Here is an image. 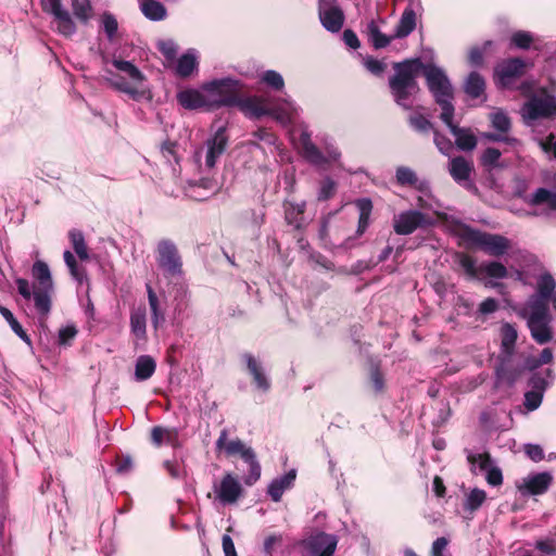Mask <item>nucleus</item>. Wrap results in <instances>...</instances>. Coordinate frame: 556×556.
<instances>
[{
  "mask_svg": "<svg viewBox=\"0 0 556 556\" xmlns=\"http://www.w3.org/2000/svg\"><path fill=\"white\" fill-rule=\"evenodd\" d=\"M408 121L412 128L418 132L427 134L434 130L432 123L421 114L410 115Z\"/></svg>",
  "mask_w": 556,
  "mask_h": 556,
  "instance_id": "3c124183",
  "label": "nucleus"
},
{
  "mask_svg": "<svg viewBox=\"0 0 556 556\" xmlns=\"http://www.w3.org/2000/svg\"><path fill=\"white\" fill-rule=\"evenodd\" d=\"M523 372L521 361L515 354L511 356H500V364L495 369L496 387H511Z\"/></svg>",
  "mask_w": 556,
  "mask_h": 556,
  "instance_id": "2eb2a0df",
  "label": "nucleus"
},
{
  "mask_svg": "<svg viewBox=\"0 0 556 556\" xmlns=\"http://www.w3.org/2000/svg\"><path fill=\"white\" fill-rule=\"evenodd\" d=\"M462 238L468 244L481 249L484 253L500 257L510 249V240L502 235L484 232L467 227Z\"/></svg>",
  "mask_w": 556,
  "mask_h": 556,
  "instance_id": "9d476101",
  "label": "nucleus"
},
{
  "mask_svg": "<svg viewBox=\"0 0 556 556\" xmlns=\"http://www.w3.org/2000/svg\"><path fill=\"white\" fill-rule=\"evenodd\" d=\"M539 144L544 152L553 153L556 159V139L553 134H549L545 139H541Z\"/></svg>",
  "mask_w": 556,
  "mask_h": 556,
  "instance_id": "774afa93",
  "label": "nucleus"
},
{
  "mask_svg": "<svg viewBox=\"0 0 556 556\" xmlns=\"http://www.w3.org/2000/svg\"><path fill=\"white\" fill-rule=\"evenodd\" d=\"M243 358L245 359L249 372L252 375L256 387L264 392L268 391L270 388V382L258 362L254 358L253 355L249 353L244 354Z\"/></svg>",
  "mask_w": 556,
  "mask_h": 556,
  "instance_id": "cd10ccee",
  "label": "nucleus"
},
{
  "mask_svg": "<svg viewBox=\"0 0 556 556\" xmlns=\"http://www.w3.org/2000/svg\"><path fill=\"white\" fill-rule=\"evenodd\" d=\"M77 328L74 325H67L59 330L58 343L60 345H70L77 336Z\"/></svg>",
  "mask_w": 556,
  "mask_h": 556,
  "instance_id": "13d9d810",
  "label": "nucleus"
},
{
  "mask_svg": "<svg viewBox=\"0 0 556 556\" xmlns=\"http://www.w3.org/2000/svg\"><path fill=\"white\" fill-rule=\"evenodd\" d=\"M307 547L313 556H332L337 547L334 535L319 532L307 541Z\"/></svg>",
  "mask_w": 556,
  "mask_h": 556,
  "instance_id": "5701e85b",
  "label": "nucleus"
},
{
  "mask_svg": "<svg viewBox=\"0 0 556 556\" xmlns=\"http://www.w3.org/2000/svg\"><path fill=\"white\" fill-rule=\"evenodd\" d=\"M237 106L249 117L271 116L281 125H290L300 115V108L290 98L253 96L239 99Z\"/></svg>",
  "mask_w": 556,
  "mask_h": 556,
  "instance_id": "f257e3e1",
  "label": "nucleus"
},
{
  "mask_svg": "<svg viewBox=\"0 0 556 556\" xmlns=\"http://www.w3.org/2000/svg\"><path fill=\"white\" fill-rule=\"evenodd\" d=\"M219 186L217 181L213 179H201L199 182L191 186V197L195 200H205L211 194L218 191Z\"/></svg>",
  "mask_w": 556,
  "mask_h": 556,
  "instance_id": "c9c22d12",
  "label": "nucleus"
},
{
  "mask_svg": "<svg viewBox=\"0 0 556 556\" xmlns=\"http://www.w3.org/2000/svg\"><path fill=\"white\" fill-rule=\"evenodd\" d=\"M420 71L426 78L429 91L442 110L441 121H446L455 112L452 103L454 98L453 86L448 77L441 67L433 64L422 63Z\"/></svg>",
  "mask_w": 556,
  "mask_h": 556,
  "instance_id": "39448f33",
  "label": "nucleus"
},
{
  "mask_svg": "<svg viewBox=\"0 0 556 556\" xmlns=\"http://www.w3.org/2000/svg\"><path fill=\"white\" fill-rule=\"evenodd\" d=\"M178 439V431L176 429H169L164 427H153L151 431V440L156 445L160 446L163 443H167L170 445H175Z\"/></svg>",
  "mask_w": 556,
  "mask_h": 556,
  "instance_id": "e433bc0d",
  "label": "nucleus"
},
{
  "mask_svg": "<svg viewBox=\"0 0 556 556\" xmlns=\"http://www.w3.org/2000/svg\"><path fill=\"white\" fill-rule=\"evenodd\" d=\"M216 498L224 505L235 504L243 493L239 480L231 473H226L219 483L213 486Z\"/></svg>",
  "mask_w": 556,
  "mask_h": 556,
  "instance_id": "a211bd4d",
  "label": "nucleus"
},
{
  "mask_svg": "<svg viewBox=\"0 0 556 556\" xmlns=\"http://www.w3.org/2000/svg\"><path fill=\"white\" fill-rule=\"evenodd\" d=\"M357 206L359 207L361 211L357 232L362 235L368 227L372 205L369 199H362L357 201Z\"/></svg>",
  "mask_w": 556,
  "mask_h": 556,
  "instance_id": "49530a36",
  "label": "nucleus"
},
{
  "mask_svg": "<svg viewBox=\"0 0 556 556\" xmlns=\"http://www.w3.org/2000/svg\"><path fill=\"white\" fill-rule=\"evenodd\" d=\"M520 114L527 125L538 119L556 117V96L541 88L538 94H531L529 100L521 106Z\"/></svg>",
  "mask_w": 556,
  "mask_h": 556,
  "instance_id": "1a4fd4ad",
  "label": "nucleus"
},
{
  "mask_svg": "<svg viewBox=\"0 0 556 556\" xmlns=\"http://www.w3.org/2000/svg\"><path fill=\"white\" fill-rule=\"evenodd\" d=\"M142 14L150 21H162L167 16L165 5L155 0H146L140 3Z\"/></svg>",
  "mask_w": 556,
  "mask_h": 556,
  "instance_id": "f704fd0d",
  "label": "nucleus"
},
{
  "mask_svg": "<svg viewBox=\"0 0 556 556\" xmlns=\"http://www.w3.org/2000/svg\"><path fill=\"white\" fill-rule=\"evenodd\" d=\"M228 136L225 127H219L211 137H208L204 144L197 149L194 152L195 162L207 169L215 167L217 160L224 154L228 146Z\"/></svg>",
  "mask_w": 556,
  "mask_h": 556,
  "instance_id": "f8f14e48",
  "label": "nucleus"
},
{
  "mask_svg": "<svg viewBox=\"0 0 556 556\" xmlns=\"http://www.w3.org/2000/svg\"><path fill=\"white\" fill-rule=\"evenodd\" d=\"M416 12L410 5L407 7L401 15L393 37L401 39L412 34L416 28Z\"/></svg>",
  "mask_w": 556,
  "mask_h": 556,
  "instance_id": "c85d7f7f",
  "label": "nucleus"
},
{
  "mask_svg": "<svg viewBox=\"0 0 556 556\" xmlns=\"http://www.w3.org/2000/svg\"><path fill=\"white\" fill-rule=\"evenodd\" d=\"M521 316L527 319L528 328L536 343L545 344L553 339L548 306L538 305V302H534L533 306L522 308Z\"/></svg>",
  "mask_w": 556,
  "mask_h": 556,
  "instance_id": "6e6552de",
  "label": "nucleus"
},
{
  "mask_svg": "<svg viewBox=\"0 0 556 556\" xmlns=\"http://www.w3.org/2000/svg\"><path fill=\"white\" fill-rule=\"evenodd\" d=\"M130 330L138 340L147 339V314L144 307H138L130 314Z\"/></svg>",
  "mask_w": 556,
  "mask_h": 556,
  "instance_id": "473e14b6",
  "label": "nucleus"
},
{
  "mask_svg": "<svg viewBox=\"0 0 556 556\" xmlns=\"http://www.w3.org/2000/svg\"><path fill=\"white\" fill-rule=\"evenodd\" d=\"M367 35L368 40L371 42L375 49H382L390 45V42L395 39L393 35L387 36L381 33L378 25L375 23V21H371L367 25Z\"/></svg>",
  "mask_w": 556,
  "mask_h": 556,
  "instance_id": "58836bf2",
  "label": "nucleus"
},
{
  "mask_svg": "<svg viewBox=\"0 0 556 556\" xmlns=\"http://www.w3.org/2000/svg\"><path fill=\"white\" fill-rule=\"evenodd\" d=\"M530 205L546 204L548 208L556 211V192H552L545 188H539L528 199Z\"/></svg>",
  "mask_w": 556,
  "mask_h": 556,
  "instance_id": "ea45409f",
  "label": "nucleus"
},
{
  "mask_svg": "<svg viewBox=\"0 0 556 556\" xmlns=\"http://www.w3.org/2000/svg\"><path fill=\"white\" fill-rule=\"evenodd\" d=\"M501 353L500 356H511L515 354V344L518 338L516 328L508 323L501 327Z\"/></svg>",
  "mask_w": 556,
  "mask_h": 556,
  "instance_id": "c756f323",
  "label": "nucleus"
},
{
  "mask_svg": "<svg viewBox=\"0 0 556 556\" xmlns=\"http://www.w3.org/2000/svg\"><path fill=\"white\" fill-rule=\"evenodd\" d=\"M459 265L465 270V273L471 277L475 278L478 276L480 271V266L477 267L476 260L467 254H460L459 255Z\"/></svg>",
  "mask_w": 556,
  "mask_h": 556,
  "instance_id": "6e6d98bb",
  "label": "nucleus"
},
{
  "mask_svg": "<svg viewBox=\"0 0 556 556\" xmlns=\"http://www.w3.org/2000/svg\"><path fill=\"white\" fill-rule=\"evenodd\" d=\"M147 293L151 311L152 325L155 329H157L165 321V309L161 305L156 293L149 283L147 285Z\"/></svg>",
  "mask_w": 556,
  "mask_h": 556,
  "instance_id": "7c9ffc66",
  "label": "nucleus"
},
{
  "mask_svg": "<svg viewBox=\"0 0 556 556\" xmlns=\"http://www.w3.org/2000/svg\"><path fill=\"white\" fill-rule=\"evenodd\" d=\"M111 63L123 74L122 76L106 71L108 80L114 89L128 94L135 101L151 98L150 90L143 86L146 76L134 63L116 56H113Z\"/></svg>",
  "mask_w": 556,
  "mask_h": 556,
  "instance_id": "20e7f679",
  "label": "nucleus"
},
{
  "mask_svg": "<svg viewBox=\"0 0 556 556\" xmlns=\"http://www.w3.org/2000/svg\"><path fill=\"white\" fill-rule=\"evenodd\" d=\"M300 143L303 157L313 165L336 162L341 155L340 151L332 144H326V154H324L312 141L311 132L306 128L301 132Z\"/></svg>",
  "mask_w": 556,
  "mask_h": 556,
  "instance_id": "ddd939ff",
  "label": "nucleus"
},
{
  "mask_svg": "<svg viewBox=\"0 0 556 556\" xmlns=\"http://www.w3.org/2000/svg\"><path fill=\"white\" fill-rule=\"evenodd\" d=\"M467 459L471 465H477L482 471L486 470L492 464L491 457L488 453H469Z\"/></svg>",
  "mask_w": 556,
  "mask_h": 556,
  "instance_id": "bf43d9fd",
  "label": "nucleus"
},
{
  "mask_svg": "<svg viewBox=\"0 0 556 556\" xmlns=\"http://www.w3.org/2000/svg\"><path fill=\"white\" fill-rule=\"evenodd\" d=\"M526 455L533 462H541L544 458L543 448L538 444H527L525 446Z\"/></svg>",
  "mask_w": 556,
  "mask_h": 556,
  "instance_id": "69168bd1",
  "label": "nucleus"
},
{
  "mask_svg": "<svg viewBox=\"0 0 556 556\" xmlns=\"http://www.w3.org/2000/svg\"><path fill=\"white\" fill-rule=\"evenodd\" d=\"M543 393L538 391L529 390L525 393V406L528 410H534L539 408L543 400Z\"/></svg>",
  "mask_w": 556,
  "mask_h": 556,
  "instance_id": "052dcab7",
  "label": "nucleus"
},
{
  "mask_svg": "<svg viewBox=\"0 0 556 556\" xmlns=\"http://www.w3.org/2000/svg\"><path fill=\"white\" fill-rule=\"evenodd\" d=\"M42 10L53 15L56 29L64 36H72L76 33V25L62 4L61 0H40Z\"/></svg>",
  "mask_w": 556,
  "mask_h": 556,
  "instance_id": "f3484780",
  "label": "nucleus"
},
{
  "mask_svg": "<svg viewBox=\"0 0 556 556\" xmlns=\"http://www.w3.org/2000/svg\"><path fill=\"white\" fill-rule=\"evenodd\" d=\"M242 84L233 78L215 79L204 84V90L207 91L211 108L219 109L222 106H237Z\"/></svg>",
  "mask_w": 556,
  "mask_h": 556,
  "instance_id": "0eeeda50",
  "label": "nucleus"
},
{
  "mask_svg": "<svg viewBox=\"0 0 556 556\" xmlns=\"http://www.w3.org/2000/svg\"><path fill=\"white\" fill-rule=\"evenodd\" d=\"M501 155H502V153L498 149H495V148L485 149L480 159L482 166L488 167V168L497 167Z\"/></svg>",
  "mask_w": 556,
  "mask_h": 556,
  "instance_id": "864d4df0",
  "label": "nucleus"
},
{
  "mask_svg": "<svg viewBox=\"0 0 556 556\" xmlns=\"http://www.w3.org/2000/svg\"><path fill=\"white\" fill-rule=\"evenodd\" d=\"M156 263L166 279L180 278L184 274L181 256L172 240L163 239L159 241Z\"/></svg>",
  "mask_w": 556,
  "mask_h": 556,
  "instance_id": "9b49d317",
  "label": "nucleus"
},
{
  "mask_svg": "<svg viewBox=\"0 0 556 556\" xmlns=\"http://www.w3.org/2000/svg\"><path fill=\"white\" fill-rule=\"evenodd\" d=\"M72 11L75 17L83 24H87L93 14L89 0H72Z\"/></svg>",
  "mask_w": 556,
  "mask_h": 556,
  "instance_id": "a19ab883",
  "label": "nucleus"
},
{
  "mask_svg": "<svg viewBox=\"0 0 556 556\" xmlns=\"http://www.w3.org/2000/svg\"><path fill=\"white\" fill-rule=\"evenodd\" d=\"M552 483V476L548 472L530 475L517 484L522 495H540L545 493Z\"/></svg>",
  "mask_w": 556,
  "mask_h": 556,
  "instance_id": "aec40b11",
  "label": "nucleus"
},
{
  "mask_svg": "<svg viewBox=\"0 0 556 556\" xmlns=\"http://www.w3.org/2000/svg\"><path fill=\"white\" fill-rule=\"evenodd\" d=\"M529 387L531 388V390L538 391V392L544 394V392L547 388V381L541 375L533 374L531 376V378L529 379Z\"/></svg>",
  "mask_w": 556,
  "mask_h": 556,
  "instance_id": "338daca9",
  "label": "nucleus"
},
{
  "mask_svg": "<svg viewBox=\"0 0 556 556\" xmlns=\"http://www.w3.org/2000/svg\"><path fill=\"white\" fill-rule=\"evenodd\" d=\"M492 126L502 132H507L510 129V119L502 111H497L491 115Z\"/></svg>",
  "mask_w": 556,
  "mask_h": 556,
  "instance_id": "4d7b16f0",
  "label": "nucleus"
},
{
  "mask_svg": "<svg viewBox=\"0 0 556 556\" xmlns=\"http://www.w3.org/2000/svg\"><path fill=\"white\" fill-rule=\"evenodd\" d=\"M395 178L400 186H412L421 192H427L429 189L428 181L419 180L416 173L406 166H400L396 168Z\"/></svg>",
  "mask_w": 556,
  "mask_h": 556,
  "instance_id": "bb28decb",
  "label": "nucleus"
},
{
  "mask_svg": "<svg viewBox=\"0 0 556 556\" xmlns=\"http://www.w3.org/2000/svg\"><path fill=\"white\" fill-rule=\"evenodd\" d=\"M159 50L168 60H174L177 53V46L172 40H163L157 45Z\"/></svg>",
  "mask_w": 556,
  "mask_h": 556,
  "instance_id": "0e129e2a",
  "label": "nucleus"
},
{
  "mask_svg": "<svg viewBox=\"0 0 556 556\" xmlns=\"http://www.w3.org/2000/svg\"><path fill=\"white\" fill-rule=\"evenodd\" d=\"M68 237H70V240L72 242L73 249H74L75 253L77 254V256L81 261L88 260L89 258V254H88L87 244L85 242L84 233L80 230L72 229L68 232Z\"/></svg>",
  "mask_w": 556,
  "mask_h": 556,
  "instance_id": "37998d69",
  "label": "nucleus"
},
{
  "mask_svg": "<svg viewBox=\"0 0 556 556\" xmlns=\"http://www.w3.org/2000/svg\"><path fill=\"white\" fill-rule=\"evenodd\" d=\"M305 210V203H288L286 205V220L288 224L299 228L302 222V215Z\"/></svg>",
  "mask_w": 556,
  "mask_h": 556,
  "instance_id": "c03bdc74",
  "label": "nucleus"
},
{
  "mask_svg": "<svg viewBox=\"0 0 556 556\" xmlns=\"http://www.w3.org/2000/svg\"><path fill=\"white\" fill-rule=\"evenodd\" d=\"M447 170L454 181L459 186L469 191L477 192V186L471 179V175L475 170L472 161L460 155L452 157L448 162Z\"/></svg>",
  "mask_w": 556,
  "mask_h": 556,
  "instance_id": "dca6fc26",
  "label": "nucleus"
},
{
  "mask_svg": "<svg viewBox=\"0 0 556 556\" xmlns=\"http://www.w3.org/2000/svg\"><path fill=\"white\" fill-rule=\"evenodd\" d=\"M295 478L296 471L291 469L287 473L274 479L267 488V494L274 502H280L285 491L293 486Z\"/></svg>",
  "mask_w": 556,
  "mask_h": 556,
  "instance_id": "393cba45",
  "label": "nucleus"
},
{
  "mask_svg": "<svg viewBox=\"0 0 556 556\" xmlns=\"http://www.w3.org/2000/svg\"><path fill=\"white\" fill-rule=\"evenodd\" d=\"M261 83L265 84L274 90H282L285 88V80L280 73L268 70L261 75Z\"/></svg>",
  "mask_w": 556,
  "mask_h": 556,
  "instance_id": "09e8293b",
  "label": "nucleus"
},
{
  "mask_svg": "<svg viewBox=\"0 0 556 556\" xmlns=\"http://www.w3.org/2000/svg\"><path fill=\"white\" fill-rule=\"evenodd\" d=\"M0 314L8 321L13 332L24 342L30 344L29 336L26 333L22 325L14 317L13 313L9 308L0 304Z\"/></svg>",
  "mask_w": 556,
  "mask_h": 556,
  "instance_id": "79ce46f5",
  "label": "nucleus"
},
{
  "mask_svg": "<svg viewBox=\"0 0 556 556\" xmlns=\"http://www.w3.org/2000/svg\"><path fill=\"white\" fill-rule=\"evenodd\" d=\"M33 276L36 285H31L27 279L17 278L15 285L17 292L25 301H34V306L40 317H47L51 311L53 281L49 266L37 261L33 265Z\"/></svg>",
  "mask_w": 556,
  "mask_h": 556,
  "instance_id": "f03ea898",
  "label": "nucleus"
},
{
  "mask_svg": "<svg viewBox=\"0 0 556 556\" xmlns=\"http://www.w3.org/2000/svg\"><path fill=\"white\" fill-rule=\"evenodd\" d=\"M464 91L472 99H478L483 96L485 91V80L483 76L478 72H471L464 83Z\"/></svg>",
  "mask_w": 556,
  "mask_h": 556,
  "instance_id": "2f4dec72",
  "label": "nucleus"
},
{
  "mask_svg": "<svg viewBox=\"0 0 556 556\" xmlns=\"http://www.w3.org/2000/svg\"><path fill=\"white\" fill-rule=\"evenodd\" d=\"M198 66L197 54L194 50H189L182 54L177 62L176 73L180 77H188Z\"/></svg>",
  "mask_w": 556,
  "mask_h": 556,
  "instance_id": "4c0bfd02",
  "label": "nucleus"
},
{
  "mask_svg": "<svg viewBox=\"0 0 556 556\" xmlns=\"http://www.w3.org/2000/svg\"><path fill=\"white\" fill-rule=\"evenodd\" d=\"M454 115L442 121L455 137V144L462 151H472L477 147V138L469 128H464L453 123Z\"/></svg>",
  "mask_w": 556,
  "mask_h": 556,
  "instance_id": "b1692460",
  "label": "nucleus"
},
{
  "mask_svg": "<svg viewBox=\"0 0 556 556\" xmlns=\"http://www.w3.org/2000/svg\"><path fill=\"white\" fill-rule=\"evenodd\" d=\"M319 18L323 26L331 33H338L342 28L344 22L343 12L337 7L326 9L320 7Z\"/></svg>",
  "mask_w": 556,
  "mask_h": 556,
  "instance_id": "a878e982",
  "label": "nucleus"
},
{
  "mask_svg": "<svg viewBox=\"0 0 556 556\" xmlns=\"http://www.w3.org/2000/svg\"><path fill=\"white\" fill-rule=\"evenodd\" d=\"M336 191V182L331 178H326L320 186L318 200L325 201L330 199Z\"/></svg>",
  "mask_w": 556,
  "mask_h": 556,
  "instance_id": "e2e57ef3",
  "label": "nucleus"
},
{
  "mask_svg": "<svg viewBox=\"0 0 556 556\" xmlns=\"http://www.w3.org/2000/svg\"><path fill=\"white\" fill-rule=\"evenodd\" d=\"M156 363L150 355H141L135 365V379L144 381L151 378L155 371Z\"/></svg>",
  "mask_w": 556,
  "mask_h": 556,
  "instance_id": "72a5a7b5",
  "label": "nucleus"
},
{
  "mask_svg": "<svg viewBox=\"0 0 556 556\" xmlns=\"http://www.w3.org/2000/svg\"><path fill=\"white\" fill-rule=\"evenodd\" d=\"M433 141L437 146L438 150L444 155H451L453 152V142L444 135L440 134L438 130H433Z\"/></svg>",
  "mask_w": 556,
  "mask_h": 556,
  "instance_id": "5fc2aeb1",
  "label": "nucleus"
},
{
  "mask_svg": "<svg viewBox=\"0 0 556 556\" xmlns=\"http://www.w3.org/2000/svg\"><path fill=\"white\" fill-rule=\"evenodd\" d=\"M216 450L224 451L227 456L240 455L249 465V473L243 481L247 485H253L261 478V465L252 447L247 446L240 439L228 440V430L223 429L216 441Z\"/></svg>",
  "mask_w": 556,
  "mask_h": 556,
  "instance_id": "423d86ee",
  "label": "nucleus"
},
{
  "mask_svg": "<svg viewBox=\"0 0 556 556\" xmlns=\"http://www.w3.org/2000/svg\"><path fill=\"white\" fill-rule=\"evenodd\" d=\"M480 271L484 273L486 276L491 278L496 279H504L508 276V270L505 267V265L496 261L481 264Z\"/></svg>",
  "mask_w": 556,
  "mask_h": 556,
  "instance_id": "a18cd8bd",
  "label": "nucleus"
},
{
  "mask_svg": "<svg viewBox=\"0 0 556 556\" xmlns=\"http://www.w3.org/2000/svg\"><path fill=\"white\" fill-rule=\"evenodd\" d=\"M101 25L109 40H112L117 33L118 23L115 16L110 12L101 15Z\"/></svg>",
  "mask_w": 556,
  "mask_h": 556,
  "instance_id": "8fccbe9b",
  "label": "nucleus"
},
{
  "mask_svg": "<svg viewBox=\"0 0 556 556\" xmlns=\"http://www.w3.org/2000/svg\"><path fill=\"white\" fill-rule=\"evenodd\" d=\"M533 42V36L531 33L526 30L515 31L510 37L511 46L518 49H529L531 43Z\"/></svg>",
  "mask_w": 556,
  "mask_h": 556,
  "instance_id": "603ef678",
  "label": "nucleus"
},
{
  "mask_svg": "<svg viewBox=\"0 0 556 556\" xmlns=\"http://www.w3.org/2000/svg\"><path fill=\"white\" fill-rule=\"evenodd\" d=\"M526 62L520 58H511L501 62L495 68V77L502 87H508L513 79L520 77Z\"/></svg>",
  "mask_w": 556,
  "mask_h": 556,
  "instance_id": "6ab92c4d",
  "label": "nucleus"
},
{
  "mask_svg": "<svg viewBox=\"0 0 556 556\" xmlns=\"http://www.w3.org/2000/svg\"><path fill=\"white\" fill-rule=\"evenodd\" d=\"M178 103L187 110L206 109L211 108L207 91L204 90V85L201 90L199 89H186L177 93Z\"/></svg>",
  "mask_w": 556,
  "mask_h": 556,
  "instance_id": "412c9836",
  "label": "nucleus"
},
{
  "mask_svg": "<svg viewBox=\"0 0 556 556\" xmlns=\"http://www.w3.org/2000/svg\"><path fill=\"white\" fill-rule=\"evenodd\" d=\"M431 224V218L417 210L401 212L393 218V229L397 235L402 236L410 235L418 228H424Z\"/></svg>",
  "mask_w": 556,
  "mask_h": 556,
  "instance_id": "4468645a",
  "label": "nucleus"
},
{
  "mask_svg": "<svg viewBox=\"0 0 556 556\" xmlns=\"http://www.w3.org/2000/svg\"><path fill=\"white\" fill-rule=\"evenodd\" d=\"M486 493L481 489H473L466 496L464 508L469 511L477 510L485 501Z\"/></svg>",
  "mask_w": 556,
  "mask_h": 556,
  "instance_id": "de8ad7c7",
  "label": "nucleus"
},
{
  "mask_svg": "<svg viewBox=\"0 0 556 556\" xmlns=\"http://www.w3.org/2000/svg\"><path fill=\"white\" fill-rule=\"evenodd\" d=\"M484 471L486 472V475H485L486 482L490 485L498 486L503 483L502 470L498 467L492 466V464H491L490 467Z\"/></svg>",
  "mask_w": 556,
  "mask_h": 556,
  "instance_id": "680f3d73",
  "label": "nucleus"
},
{
  "mask_svg": "<svg viewBox=\"0 0 556 556\" xmlns=\"http://www.w3.org/2000/svg\"><path fill=\"white\" fill-rule=\"evenodd\" d=\"M556 288V281L553 276L548 273L542 274L538 279L536 292L532 294L525 306H533L534 302L538 305L548 306V300L554 294Z\"/></svg>",
  "mask_w": 556,
  "mask_h": 556,
  "instance_id": "4be33fe9",
  "label": "nucleus"
},
{
  "mask_svg": "<svg viewBox=\"0 0 556 556\" xmlns=\"http://www.w3.org/2000/svg\"><path fill=\"white\" fill-rule=\"evenodd\" d=\"M422 62L420 59L406 60L394 65V75L389 79V87L394 101L405 110L413 106L420 88L416 80Z\"/></svg>",
  "mask_w": 556,
  "mask_h": 556,
  "instance_id": "7ed1b4c3",
  "label": "nucleus"
}]
</instances>
